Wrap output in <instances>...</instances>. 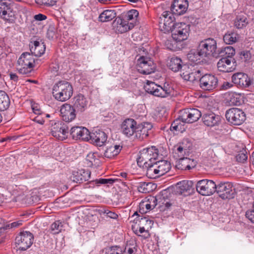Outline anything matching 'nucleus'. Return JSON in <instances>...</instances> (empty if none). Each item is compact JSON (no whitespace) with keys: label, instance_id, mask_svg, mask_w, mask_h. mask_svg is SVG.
Returning a JSON list of instances; mask_svg holds the SVG:
<instances>
[{"label":"nucleus","instance_id":"f257e3e1","mask_svg":"<svg viewBox=\"0 0 254 254\" xmlns=\"http://www.w3.org/2000/svg\"><path fill=\"white\" fill-rule=\"evenodd\" d=\"M202 116L200 111L195 108L185 109L181 111L179 117L171 124L170 130L182 132L184 130L183 123H192L197 121Z\"/></svg>","mask_w":254,"mask_h":254},{"label":"nucleus","instance_id":"f03ea898","mask_svg":"<svg viewBox=\"0 0 254 254\" xmlns=\"http://www.w3.org/2000/svg\"><path fill=\"white\" fill-rule=\"evenodd\" d=\"M158 156V150L154 146L143 148L139 151L137 158V163L140 167L147 170L154 164L153 161Z\"/></svg>","mask_w":254,"mask_h":254},{"label":"nucleus","instance_id":"7ed1b4c3","mask_svg":"<svg viewBox=\"0 0 254 254\" xmlns=\"http://www.w3.org/2000/svg\"><path fill=\"white\" fill-rule=\"evenodd\" d=\"M52 93L56 100L64 102L71 97L73 93V88L69 82L61 81L54 85Z\"/></svg>","mask_w":254,"mask_h":254},{"label":"nucleus","instance_id":"20e7f679","mask_svg":"<svg viewBox=\"0 0 254 254\" xmlns=\"http://www.w3.org/2000/svg\"><path fill=\"white\" fill-rule=\"evenodd\" d=\"M171 169V164L166 160H161L154 163L146 170V176L150 178L155 179L165 174Z\"/></svg>","mask_w":254,"mask_h":254},{"label":"nucleus","instance_id":"39448f33","mask_svg":"<svg viewBox=\"0 0 254 254\" xmlns=\"http://www.w3.org/2000/svg\"><path fill=\"white\" fill-rule=\"evenodd\" d=\"M170 31L173 40L176 42H180L187 39L190 31V25L183 22L176 23Z\"/></svg>","mask_w":254,"mask_h":254},{"label":"nucleus","instance_id":"423d86ee","mask_svg":"<svg viewBox=\"0 0 254 254\" xmlns=\"http://www.w3.org/2000/svg\"><path fill=\"white\" fill-rule=\"evenodd\" d=\"M34 63L35 59L30 53H23L17 61V69L21 74H28L31 72Z\"/></svg>","mask_w":254,"mask_h":254},{"label":"nucleus","instance_id":"0eeeda50","mask_svg":"<svg viewBox=\"0 0 254 254\" xmlns=\"http://www.w3.org/2000/svg\"><path fill=\"white\" fill-rule=\"evenodd\" d=\"M197 47L198 51L204 58L215 57L217 55L216 41L212 38H208L201 41Z\"/></svg>","mask_w":254,"mask_h":254},{"label":"nucleus","instance_id":"6e6552de","mask_svg":"<svg viewBox=\"0 0 254 254\" xmlns=\"http://www.w3.org/2000/svg\"><path fill=\"white\" fill-rule=\"evenodd\" d=\"M15 241V244L19 250L25 251L32 245L34 241V236L29 231H23L17 235Z\"/></svg>","mask_w":254,"mask_h":254},{"label":"nucleus","instance_id":"1a4fd4ad","mask_svg":"<svg viewBox=\"0 0 254 254\" xmlns=\"http://www.w3.org/2000/svg\"><path fill=\"white\" fill-rule=\"evenodd\" d=\"M136 68L143 74H149L155 71V66L150 58L142 56L137 60Z\"/></svg>","mask_w":254,"mask_h":254},{"label":"nucleus","instance_id":"9d476101","mask_svg":"<svg viewBox=\"0 0 254 254\" xmlns=\"http://www.w3.org/2000/svg\"><path fill=\"white\" fill-rule=\"evenodd\" d=\"M197 191L202 195H210L216 191V184L212 180L204 179L197 182L195 185Z\"/></svg>","mask_w":254,"mask_h":254},{"label":"nucleus","instance_id":"9b49d317","mask_svg":"<svg viewBox=\"0 0 254 254\" xmlns=\"http://www.w3.org/2000/svg\"><path fill=\"white\" fill-rule=\"evenodd\" d=\"M51 130L52 135L59 140H63L67 137L68 127L62 121L52 122Z\"/></svg>","mask_w":254,"mask_h":254},{"label":"nucleus","instance_id":"f8f14e48","mask_svg":"<svg viewBox=\"0 0 254 254\" xmlns=\"http://www.w3.org/2000/svg\"><path fill=\"white\" fill-rule=\"evenodd\" d=\"M225 116L228 122L234 125H241L246 119L244 112L238 108H231L228 110Z\"/></svg>","mask_w":254,"mask_h":254},{"label":"nucleus","instance_id":"ddd939ff","mask_svg":"<svg viewBox=\"0 0 254 254\" xmlns=\"http://www.w3.org/2000/svg\"><path fill=\"white\" fill-rule=\"evenodd\" d=\"M218 82V79L215 75L205 74L199 79V86L204 90L212 91L217 87Z\"/></svg>","mask_w":254,"mask_h":254},{"label":"nucleus","instance_id":"4468645a","mask_svg":"<svg viewBox=\"0 0 254 254\" xmlns=\"http://www.w3.org/2000/svg\"><path fill=\"white\" fill-rule=\"evenodd\" d=\"M174 14V13L172 11H165L163 12L160 18V27L165 33L170 32L175 24L174 23L175 20Z\"/></svg>","mask_w":254,"mask_h":254},{"label":"nucleus","instance_id":"2eb2a0df","mask_svg":"<svg viewBox=\"0 0 254 254\" xmlns=\"http://www.w3.org/2000/svg\"><path fill=\"white\" fill-rule=\"evenodd\" d=\"M216 192L223 199H231L234 197L232 190V185L229 182H221L216 184Z\"/></svg>","mask_w":254,"mask_h":254},{"label":"nucleus","instance_id":"dca6fc26","mask_svg":"<svg viewBox=\"0 0 254 254\" xmlns=\"http://www.w3.org/2000/svg\"><path fill=\"white\" fill-rule=\"evenodd\" d=\"M137 126L136 122L132 119H127L121 125V131L127 137L135 135Z\"/></svg>","mask_w":254,"mask_h":254},{"label":"nucleus","instance_id":"f3484780","mask_svg":"<svg viewBox=\"0 0 254 254\" xmlns=\"http://www.w3.org/2000/svg\"><path fill=\"white\" fill-rule=\"evenodd\" d=\"M181 75L184 79L193 82L199 80L201 77V73L199 69L193 68L192 70L187 65L184 66Z\"/></svg>","mask_w":254,"mask_h":254},{"label":"nucleus","instance_id":"a211bd4d","mask_svg":"<svg viewBox=\"0 0 254 254\" xmlns=\"http://www.w3.org/2000/svg\"><path fill=\"white\" fill-rule=\"evenodd\" d=\"M222 117L214 113L207 111L202 116V120L203 124L209 127H213L219 126L221 122Z\"/></svg>","mask_w":254,"mask_h":254},{"label":"nucleus","instance_id":"6ab92c4d","mask_svg":"<svg viewBox=\"0 0 254 254\" xmlns=\"http://www.w3.org/2000/svg\"><path fill=\"white\" fill-rule=\"evenodd\" d=\"M72 106L77 113L84 112L88 106L89 102L87 98L83 95L79 94L73 98Z\"/></svg>","mask_w":254,"mask_h":254},{"label":"nucleus","instance_id":"aec40b11","mask_svg":"<svg viewBox=\"0 0 254 254\" xmlns=\"http://www.w3.org/2000/svg\"><path fill=\"white\" fill-rule=\"evenodd\" d=\"M14 15L10 4L6 1L0 0V16L5 20L12 22L14 19Z\"/></svg>","mask_w":254,"mask_h":254},{"label":"nucleus","instance_id":"412c9836","mask_svg":"<svg viewBox=\"0 0 254 254\" xmlns=\"http://www.w3.org/2000/svg\"><path fill=\"white\" fill-rule=\"evenodd\" d=\"M70 134L73 139L75 140L81 139L87 141L89 139L90 132L88 129L85 127H72L70 130Z\"/></svg>","mask_w":254,"mask_h":254},{"label":"nucleus","instance_id":"4be33fe9","mask_svg":"<svg viewBox=\"0 0 254 254\" xmlns=\"http://www.w3.org/2000/svg\"><path fill=\"white\" fill-rule=\"evenodd\" d=\"M76 111L74 108L68 104H64L61 108V116L63 121L65 122H70L76 117Z\"/></svg>","mask_w":254,"mask_h":254},{"label":"nucleus","instance_id":"5701e85b","mask_svg":"<svg viewBox=\"0 0 254 254\" xmlns=\"http://www.w3.org/2000/svg\"><path fill=\"white\" fill-rule=\"evenodd\" d=\"M232 82L238 87H248L251 84L250 78L247 74L242 72H238L232 76Z\"/></svg>","mask_w":254,"mask_h":254},{"label":"nucleus","instance_id":"b1692460","mask_svg":"<svg viewBox=\"0 0 254 254\" xmlns=\"http://www.w3.org/2000/svg\"><path fill=\"white\" fill-rule=\"evenodd\" d=\"M152 127V124L148 122L137 125L134 137L139 139L145 138L151 133Z\"/></svg>","mask_w":254,"mask_h":254},{"label":"nucleus","instance_id":"393cba45","mask_svg":"<svg viewBox=\"0 0 254 254\" xmlns=\"http://www.w3.org/2000/svg\"><path fill=\"white\" fill-rule=\"evenodd\" d=\"M234 59L222 58L217 63V68L220 71L229 72L235 68Z\"/></svg>","mask_w":254,"mask_h":254},{"label":"nucleus","instance_id":"a878e982","mask_svg":"<svg viewBox=\"0 0 254 254\" xmlns=\"http://www.w3.org/2000/svg\"><path fill=\"white\" fill-rule=\"evenodd\" d=\"M91 172L88 169H79L74 171L71 176V179L76 183H82L88 181L90 178Z\"/></svg>","mask_w":254,"mask_h":254},{"label":"nucleus","instance_id":"bb28decb","mask_svg":"<svg viewBox=\"0 0 254 254\" xmlns=\"http://www.w3.org/2000/svg\"><path fill=\"white\" fill-rule=\"evenodd\" d=\"M114 28L116 31L120 33H123L133 28V23H129L125 19L117 18L114 22Z\"/></svg>","mask_w":254,"mask_h":254},{"label":"nucleus","instance_id":"cd10ccee","mask_svg":"<svg viewBox=\"0 0 254 254\" xmlns=\"http://www.w3.org/2000/svg\"><path fill=\"white\" fill-rule=\"evenodd\" d=\"M89 139L93 144L102 146L106 142L107 135L103 131L97 129L91 133L90 132Z\"/></svg>","mask_w":254,"mask_h":254},{"label":"nucleus","instance_id":"c85d7f7f","mask_svg":"<svg viewBox=\"0 0 254 254\" xmlns=\"http://www.w3.org/2000/svg\"><path fill=\"white\" fill-rule=\"evenodd\" d=\"M188 7L187 0H174L171 6L172 13L177 15L183 14Z\"/></svg>","mask_w":254,"mask_h":254},{"label":"nucleus","instance_id":"c756f323","mask_svg":"<svg viewBox=\"0 0 254 254\" xmlns=\"http://www.w3.org/2000/svg\"><path fill=\"white\" fill-rule=\"evenodd\" d=\"M30 49L32 54L36 57H40L45 53L46 46L43 42L35 41L31 42Z\"/></svg>","mask_w":254,"mask_h":254},{"label":"nucleus","instance_id":"7c9ffc66","mask_svg":"<svg viewBox=\"0 0 254 254\" xmlns=\"http://www.w3.org/2000/svg\"><path fill=\"white\" fill-rule=\"evenodd\" d=\"M225 98L227 102L230 106H238L241 103V94L235 92H229L225 94Z\"/></svg>","mask_w":254,"mask_h":254},{"label":"nucleus","instance_id":"2f4dec72","mask_svg":"<svg viewBox=\"0 0 254 254\" xmlns=\"http://www.w3.org/2000/svg\"><path fill=\"white\" fill-rule=\"evenodd\" d=\"M85 164L87 167H96L100 164L99 155L97 152H90L86 156Z\"/></svg>","mask_w":254,"mask_h":254},{"label":"nucleus","instance_id":"473e14b6","mask_svg":"<svg viewBox=\"0 0 254 254\" xmlns=\"http://www.w3.org/2000/svg\"><path fill=\"white\" fill-rule=\"evenodd\" d=\"M194 183L191 181L184 180L177 184V192L182 194L185 192L190 191L193 187Z\"/></svg>","mask_w":254,"mask_h":254},{"label":"nucleus","instance_id":"72a5a7b5","mask_svg":"<svg viewBox=\"0 0 254 254\" xmlns=\"http://www.w3.org/2000/svg\"><path fill=\"white\" fill-rule=\"evenodd\" d=\"M168 66L172 71L177 72L182 68H183V69L184 66L187 65H182V60L179 58L174 57L170 59L168 63Z\"/></svg>","mask_w":254,"mask_h":254},{"label":"nucleus","instance_id":"f704fd0d","mask_svg":"<svg viewBox=\"0 0 254 254\" xmlns=\"http://www.w3.org/2000/svg\"><path fill=\"white\" fill-rule=\"evenodd\" d=\"M196 165V162L193 159L187 157L181 158L179 160L180 167L182 170H190L193 168Z\"/></svg>","mask_w":254,"mask_h":254},{"label":"nucleus","instance_id":"c9c22d12","mask_svg":"<svg viewBox=\"0 0 254 254\" xmlns=\"http://www.w3.org/2000/svg\"><path fill=\"white\" fill-rule=\"evenodd\" d=\"M122 146L114 145L108 147L105 151L104 155L105 157L111 158L119 154L122 150Z\"/></svg>","mask_w":254,"mask_h":254},{"label":"nucleus","instance_id":"e433bc0d","mask_svg":"<svg viewBox=\"0 0 254 254\" xmlns=\"http://www.w3.org/2000/svg\"><path fill=\"white\" fill-rule=\"evenodd\" d=\"M116 16L115 10L107 9L103 11L99 16V20L102 22L112 20Z\"/></svg>","mask_w":254,"mask_h":254},{"label":"nucleus","instance_id":"4c0bfd02","mask_svg":"<svg viewBox=\"0 0 254 254\" xmlns=\"http://www.w3.org/2000/svg\"><path fill=\"white\" fill-rule=\"evenodd\" d=\"M249 23V20L246 15H238L234 21V26L238 29L245 28Z\"/></svg>","mask_w":254,"mask_h":254},{"label":"nucleus","instance_id":"58836bf2","mask_svg":"<svg viewBox=\"0 0 254 254\" xmlns=\"http://www.w3.org/2000/svg\"><path fill=\"white\" fill-rule=\"evenodd\" d=\"M188 60L192 63H199L204 58L203 55L198 51V48L196 50H191L187 55Z\"/></svg>","mask_w":254,"mask_h":254},{"label":"nucleus","instance_id":"ea45409f","mask_svg":"<svg viewBox=\"0 0 254 254\" xmlns=\"http://www.w3.org/2000/svg\"><path fill=\"white\" fill-rule=\"evenodd\" d=\"M154 184L152 183L144 182H139L136 184V187L138 191L142 193H148L153 190Z\"/></svg>","mask_w":254,"mask_h":254},{"label":"nucleus","instance_id":"a19ab883","mask_svg":"<svg viewBox=\"0 0 254 254\" xmlns=\"http://www.w3.org/2000/svg\"><path fill=\"white\" fill-rule=\"evenodd\" d=\"M10 100L7 94L3 91L0 90V111H3L8 108Z\"/></svg>","mask_w":254,"mask_h":254},{"label":"nucleus","instance_id":"79ce46f5","mask_svg":"<svg viewBox=\"0 0 254 254\" xmlns=\"http://www.w3.org/2000/svg\"><path fill=\"white\" fill-rule=\"evenodd\" d=\"M239 35L235 32L226 33L223 37L224 42L229 45L233 44L237 42L239 40Z\"/></svg>","mask_w":254,"mask_h":254},{"label":"nucleus","instance_id":"37998d69","mask_svg":"<svg viewBox=\"0 0 254 254\" xmlns=\"http://www.w3.org/2000/svg\"><path fill=\"white\" fill-rule=\"evenodd\" d=\"M139 13L135 9H131L128 11L126 14L125 19L129 21V23H133V27L137 22V19Z\"/></svg>","mask_w":254,"mask_h":254},{"label":"nucleus","instance_id":"c03bdc74","mask_svg":"<svg viewBox=\"0 0 254 254\" xmlns=\"http://www.w3.org/2000/svg\"><path fill=\"white\" fill-rule=\"evenodd\" d=\"M171 94V89L170 88H163L159 85H157L155 92L152 94L157 97L162 98L166 97Z\"/></svg>","mask_w":254,"mask_h":254},{"label":"nucleus","instance_id":"a18cd8bd","mask_svg":"<svg viewBox=\"0 0 254 254\" xmlns=\"http://www.w3.org/2000/svg\"><path fill=\"white\" fill-rule=\"evenodd\" d=\"M62 228V223L60 221H57L51 225L50 231L52 234H58L61 232Z\"/></svg>","mask_w":254,"mask_h":254},{"label":"nucleus","instance_id":"49530a36","mask_svg":"<svg viewBox=\"0 0 254 254\" xmlns=\"http://www.w3.org/2000/svg\"><path fill=\"white\" fill-rule=\"evenodd\" d=\"M136 221H138V226H143L147 229H150L152 225H153L152 221L145 217L138 218V219Z\"/></svg>","mask_w":254,"mask_h":254},{"label":"nucleus","instance_id":"de8ad7c7","mask_svg":"<svg viewBox=\"0 0 254 254\" xmlns=\"http://www.w3.org/2000/svg\"><path fill=\"white\" fill-rule=\"evenodd\" d=\"M221 54V56H225L224 58H232L235 54V50L231 46H227L222 50Z\"/></svg>","mask_w":254,"mask_h":254},{"label":"nucleus","instance_id":"09e8293b","mask_svg":"<svg viewBox=\"0 0 254 254\" xmlns=\"http://www.w3.org/2000/svg\"><path fill=\"white\" fill-rule=\"evenodd\" d=\"M157 85L154 82L147 81L144 87L147 92L152 95L157 87Z\"/></svg>","mask_w":254,"mask_h":254},{"label":"nucleus","instance_id":"8fccbe9b","mask_svg":"<svg viewBox=\"0 0 254 254\" xmlns=\"http://www.w3.org/2000/svg\"><path fill=\"white\" fill-rule=\"evenodd\" d=\"M36 3L40 6H51L56 3L55 0H35Z\"/></svg>","mask_w":254,"mask_h":254},{"label":"nucleus","instance_id":"3c124183","mask_svg":"<svg viewBox=\"0 0 254 254\" xmlns=\"http://www.w3.org/2000/svg\"><path fill=\"white\" fill-rule=\"evenodd\" d=\"M122 252L123 250L121 247L115 246L107 249L106 254H122Z\"/></svg>","mask_w":254,"mask_h":254},{"label":"nucleus","instance_id":"603ef678","mask_svg":"<svg viewBox=\"0 0 254 254\" xmlns=\"http://www.w3.org/2000/svg\"><path fill=\"white\" fill-rule=\"evenodd\" d=\"M117 179H103L101 178L95 180L96 184L107 185L109 186L110 185H112L114 183Z\"/></svg>","mask_w":254,"mask_h":254},{"label":"nucleus","instance_id":"864d4df0","mask_svg":"<svg viewBox=\"0 0 254 254\" xmlns=\"http://www.w3.org/2000/svg\"><path fill=\"white\" fill-rule=\"evenodd\" d=\"M138 227H139L138 230H137V229H136L135 230H133L134 232L135 233V234H136L137 235H138L139 236H140L141 235H140V234H142L143 233H145V234L143 236V237L144 238H147L149 237V234L148 233L149 229H147L146 228L143 227V226H138ZM132 229H134V228L133 227Z\"/></svg>","mask_w":254,"mask_h":254},{"label":"nucleus","instance_id":"5fc2aeb1","mask_svg":"<svg viewBox=\"0 0 254 254\" xmlns=\"http://www.w3.org/2000/svg\"><path fill=\"white\" fill-rule=\"evenodd\" d=\"M153 202H158L159 203H161L162 204H164L165 207L167 208L170 207L171 205V204L164 199V197L162 196H158L156 197H153L152 198Z\"/></svg>","mask_w":254,"mask_h":254},{"label":"nucleus","instance_id":"6e6d98bb","mask_svg":"<svg viewBox=\"0 0 254 254\" xmlns=\"http://www.w3.org/2000/svg\"><path fill=\"white\" fill-rule=\"evenodd\" d=\"M188 152V149L187 147L183 146V145H180L177 147L176 150V153L178 154V157L183 158V157Z\"/></svg>","mask_w":254,"mask_h":254},{"label":"nucleus","instance_id":"4d7b16f0","mask_svg":"<svg viewBox=\"0 0 254 254\" xmlns=\"http://www.w3.org/2000/svg\"><path fill=\"white\" fill-rule=\"evenodd\" d=\"M21 225H22V221L19 220V221H15V222H13L9 223V224H6L4 226V228L5 229L14 228H17Z\"/></svg>","mask_w":254,"mask_h":254},{"label":"nucleus","instance_id":"13d9d810","mask_svg":"<svg viewBox=\"0 0 254 254\" xmlns=\"http://www.w3.org/2000/svg\"><path fill=\"white\" fill-rule=\"evenodd\" d=\"M98 214L103 218H108L110 210L106 208H101L97 210Z\"/></svg>","mask_w":254,"mask_h":254},{"label":"nucleus","instance_id":"bf43d9fd","mask_svg":"<svg viewBox=\"0 0 254 254\" xmlns=\"http://www.w3.org/2000/svg\"><path fill=\"white\" fill-rule=\"evenodd\" d=\"M241 55L243 57L245 61L249 60L251 58V54L249 51H244L241 52Z\"/></svg>","mask_w":254,"mask_h":254},{"label":"nucleus","instance_id":"052dcab7","mask_svg":"<svg viewBox=\"0 0 254 254\" xmlns=\"http://www.w3.org/2000/svg\"><path fill=\"white\" fill-rule=\"evenodd\" d=\"M47 17L43 14L39 13L34 16V19L36 21H43L46 20Z\"/></svg>","mask_w":254,"mask_h":254},{"label":"nucleus","instance_id":"680f3d73","mask_svg":"<svg viewBox=\"0 0 254 254\" xmlns=\"http://www.w3.org/2000/svg\"><path fill=\"white\" fill-rule=\"evenodd\" d=\"M248 158L247 156L244 153H241L237 156V160L239 162H244Z\"/></svg>","mask_w":254,"mask_h":254},{"label":"nucleus","instance_id":"e2e57ef3","mask_svg":"<svg viewBox=\"0 0 254 254\" xmlns=\"http://www.w3.org/2000/svg\"><path fill=\"white\" fill-rule=\"evenodd\" d=\"M233 86V84L229 82H224L221 85V88L223 90H227L231 88Z\"/></svg>","mask_w":254,"mask_h":254},{"label":"nucleus","instance_id":"0e129e2a","mask_svg":"<svg viewBox=\"0 0 254 254\" xmlns=\"http://www.w3.org/2000/svg\"><path fill=\"white\" fill-rule=\"evenodd\" d=\"M165 44L167 49L170 50H174L175 47L174 44L171 43V41L167 40L165 41Z\"/></svg>","mask_w":254,"mask_h":254},{"label":"nucleus","instance_id":"69168bd1","mask_svg":"<svg viewBox=\"0 0 254 254\" xmlns=\"http://www.w3.org/2000/svg\"><path fill=\"white\" fill-rule=\"evenodd\" d=\"M32 110L34 114L38 115H42L43 113L41 109L37 106L32 105Z\"/></svg>","mask_w":254,"mask_h":254},{"label":"nucleus","instance_id":"338daca9","mask_svg":"<svg viewBox=\"0 0 254 254\" xmlns=\"http://www.w3.org/2000/svg\"><path fill=\"white\" fill-rule=\"evenodd\" d=\"M34 121L38 123V124H43L45 122V121L43 119V117H41L39 116L36 117L34 118Z\"/></svg>","mask_w":254,"mask_h":254},{"label":"nucleus","instance_id":"774afa93","mask_svg":"<svg viewBox=\"0 0 254 254\" xmlns=\"http://www.w3.org/2000/svg\"><path fill=\"white\" fill-rule=\"evenodd\" d=\"M10 79L14 82H16L18 80V77L16 73L10 72L9 74Z\"/></svg>","mask_w":254,"mask_h":254}]
</instances>
